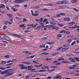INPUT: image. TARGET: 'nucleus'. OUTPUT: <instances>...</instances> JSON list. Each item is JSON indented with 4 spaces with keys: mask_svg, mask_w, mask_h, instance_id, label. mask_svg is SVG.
I'll use <instances>...</instances> for the list:
<instances>
[{
    "mask_svg": "<svg viewBox=\"0 0 79 79\" xmlns=\"http://www.w3.org/2000/svg\"><path fill=\"white\" fill-rule=\"evenodd\" d=\"M14 70V69H10L3 72H2V70H0V73H1V74H7V73H11V72H12Z\"/></svg>",
    "mask_w": 79,
    "mask_h": 79,
    "instance_id": "obj_1",
    "label": "nucleus"
},
{
    "mask_svg": "<svg viewBox=\"0 0 79 79\" xmlns=\"http://www.w3.org/2000/svg\"><path fill=\"white\" fill-rule=\"evenodd\" d=\"M27 1V0H16L15 1V2L19 3H21V2H26Z\"/></svg>",
    "mask_w": 79,
    "mask_h": 79,
    "instance_id": "obj_2",
    "label": "nucleus"
},
{
    "mask_svg": "<svg viewBox=\"0 0 79 79\" xmlns=\"http://www.w3.org/2000/svg\"><path fill=\"white\" fill-rule=\"evenodd\" d=\"M19 66L21 69H27V67L24 66V65L22 64H19Z\"/></svg>",
    "mask_w": 79,
    "mask_h": 79,
    "instance_id": "obj_3",
    "label": "nucleus"
},
{
    "mask_svg": "<svg viewBox=\"0 0 79 79\" xmlns=\"http://www.w3.org/2000/svg\"><path fill=\"white\" fill-rule=\"evenodd\" d=\"M3 37L4 39H6L8 41H10V40H11V39H10V38L7 36H3Z\"/></svg>",
    "mask_w": 79,
    "mask_h": 79,
    "instance_id": "obj_4",
    "label": "nucleus"
},
{
    "mask_svg": "<svg viewBox=\"0 0 79 79\" xmlns=\"http://www.w3.org/2000/svg\"><path fill=\"white\" fill-rule=\"evenodd\" d=\"M12 35H13V36H14V37H18V38H20V37H21V36L17 34L13 33L12 34Z\"/></svg>",
    "mask_w": 79,
    "mask_h": 79,
    "instance_id": "obj_5",
    "label": "nucleus"
},
{
    "mask_svg": "<svg viewBox=\"0 0 79 79\" xmlns=\"http://www.w3.org/2000/svg\"><path fill=\"white\" fill-rule=\"evenodd\" d=\"M26 68H27V69L28 68V70H36V69H31L30 67V66H27V67H26Z\"/></svg>",
    "mask_w": 79,
    "mask_h": 79,
    "instance_id": "obj_6",
    "label": "nucleus"
},
{
    "mask_svg": "<svg viewBox=\"0 0 79 79\" xmlns=\"http://www.w3.org/2000/svg\"><path fill=\"white\" fill-rule=\"evenodd\" d=\"M68 59L70 60L71 62H72V63H74V62L75 61V60L73 59L72 57H69Z\"/></svg>",
    "mask_w": 79,
    "mask_h": 79,
    "instance_id": "obj_7",
    "label": "nucleus"
},
{
    "mask_svg": "<svg viewBox=\"0 0 79 79\" xmlns=\"http://www.w3.org/2000/svg\"><path fill=\"white\" fill-rule=\"evenodd\" d=\"M19 27H23V28L26 27V26L25 25V24H22L19 25Z\"/></svg>",
    "mask_w": 79,
    "mask_h": 79,
    "instance_id": "obj_8",
    "label": "nucleus"
},
{
    "mask_svg": "<svg viewBox=\"0 0 79 79\" xmlns=\"http://www.w3.org/2000/svg\"><path fill=\"white\" fill-rule=\"evenodd\" d=\"M64 20L65 21H70V19L68 18H65L64 19Z\"/></svg>",
    "mask_w": 79,
    "mask_h": 79,
    "instance_id": "obj_9",
    "label": "nucleus"
},
{
    "mask_svg": "<svg viewBox=\"0 0 79 79\" xmlns=\"http://www.w3.org/2000/svg\"><path fill=\"white\" fill-rule=\"evenodd\" d=\"M47 71L46 70L41 69L40 70H39L38 72H39V73H42L43 72H47Z\"/></svg>",
    "mask_w": 79,
    "mask_h": 79,
    "instance_id": "obj_10",
    "label": "nucleus"
},
{
    "mask_svg": "<svg viewBox=\"0 0 79 79\" xmlns=\"http://www.w3.org/2000/svg\"><path fill=\"white\" fill-rule=\"evenodd\" d=\"M73 66L69 67V69H74V68L76 66V65H73Z\"/></svg>",
    "mask_w": 79,
    "mask_h": 79,
    "instance_id": "obj_11",
    "label": "nucleus"
},
{
    "mask_svg": "<svg viewBox=\"0 0 79 79\" xmlns=\"http://www.w3.org/2000/svg\"><path fill=\"white\" fill-rule=\"evenodd\" d=\"M52 58H47L45 59H44L43 60H45L46 61H48V60H52Z\"/></svg>",
    "mask_w": 79,
    "mask_h": 79,
    "instance_id": "obj_12",
    "label": "nucleus"
},
{
    "mask_svg": "<svg viewBox=\"0 0 79 79\" xmlns=\"http://www.w3.org/2000/svg\"><path fill=\"white\" fill-rule=\"evenodd\" d=\"M5 8V5L3 4H1L0 6V8Z\"/></svg>",
    "mask_w": 79,
    "mask_h": 79,
    "instance_id": "obj_13",
    "label": "nucleus"
},
{
    "mask_svg": "<svg viewBox=\"0 0 79 79\" xmlns=\"http://www.w3.org/2000/svg\"><path fill=\"white\" fill-rule=\"evenodd\" d=\"M50 22L51 24H56V23H55V21H52V20H50Z\"/></svg>",
    "mask_w": 79,
    "mask_h": 79,
    "instance_id": "obj_14",
    "label": "nucleus"
},
{
    "mask_svg": "<svg viewBox=\"0 0 79 79\" xmlns=\"http://www.w3.org/2000/svg\"><path fill=\"white\" fill-rule=\"evenodd\" d=\"M45 44H44L43 45L42 44L39 47L40 48H45Z\"/></svg>",
    "mask_w": 79,
    "mask_h": 79,
    "instance_id": "obj_15",
    "label": "nucleus"
},
{
    "mask_svg": "<svg viewBox=\"0 0 79 79\" xmlns=\"http://www.w3.org/2000/svg\"><path fill=\"white\" fill-rule=\"evenodd\" d=\"M55 70V69H50L49 70L47 71L48 72H52V71H54Z\"/></svg>",
    "mask_w": 79,
    "mask_h": 79,
    "instance_id": "obj_16",
    "label": "nucleus"
},
{
    "mask_svg": "<svg viewBox=\"0 0 79 79\" xmlns=\"http://www.w3.org/2000/svg\"><path fill=\"white\" fill-rule=\"evenodd\" d=\"M55 44V43L54 42H47L46 43V44H49L50 45V44L51 45H52V44Z\"/></svg>",
    "mask_w": 79,
    "mask_h": 79,
    "instance_id": "obj_17",
    "label": "nucleus"
},
{
    "mask_svg": "<svg viewBox=\"0 0 79 79\" xmlns=\"http://www.w3.org/2000/svg\"><path fill=\"white\" fill-rule=\"evenodd\" d=\"M22 63H23V64H30L31 63L29 62H22Z\"/></svg>",
    "mask_w": 79,
    "mask_h": 79,
    "instance_id": "obj_18",
    "label": "nucleus"
},
{
    "mask_svg": "<svg viewBox=\"0 0 79 79\" xmlns=\"http://www.w3.org/2000/svg\"><path fill=\"white\" fill-rule=\"evenodd\" d=\"M61 4H66L67 3L66 2V1H61Z\"/></svg>",
    "mask_w": 79,
    "mask_h": 79,
    "instance_id": "obj_19",
    "label": "nucleus"
},
{
    "mask_svg": "<svg viewBox=\"0 0 79 79\" xmlns=\"http://www.w3.org/2000/svg\"><path fill=\"white\" fill-rule=\"evenodd\" d=\"M74 60H76V61H78L79 62V58L77 57H74L73 58Z\"/></svg>",
    "mask_w": 79,
    "mask_h": 79,
    "instance_id": "obj_20",
    "label": "nucleus"
},
{
    "mask_svg": "<svg viewBox=\"0 0 79 79\" xmlns=\"http://www.w3.org/2000/svg\"><path fill=\"white\" fill-rule=\"evenodd\" d=\"M41 55H48V53H47L46 52H42L41 53Z\"/></svg>",
    "mask_w": 79,
    "mask_h": 79,
    "instance_id": "obj_21",
    "label": "nucleus"
},
{
    "mask_svg": "<svg viewBox=\"0 0 79 79\" xmlns=\"http://www.w3.org/2000/svg\"><path fill=\"white\" fill-rule=\"evenodd\" d=\"M59 54V52H57L56 53H54L52 54V56H56L57 54Z\"/></svg>",
    "mask_w": 79,
    "mask_h": 79,
    "instance_id": "obj_22",
    "label": "nucleus"
},
{
    "mask_svg": "<svg viewBox=\"0 0 79 79\" xmlns=\"http://www.w3.org/2000/svg\"><path fill=\"white\" fill-rule=\"evenodd\" d=\"M57 79H61L63 78V77H61L60 75L57 76Z\"/></svg>",
    "mask_w": 79,
    "mask_h": 79,
    "instance_id": "obj_23",
    "label": "nucleus"
},
{
    "mask_svg": "<svg viewBox=\"0 0 79 79\" xmlns=\"http://www.w3.org/2000/svg\"><path fill=\"white\" fill-rule=\"evenodd\" d=\"M77 2V0H72L71 1V2L73 3H76Z\"/></svg>",
    "mask_w": 79,
    "mask_h": 79,
    "instance_id": "obj_24",
    "label": "nucleus"
},
{
    "mask_svg": "<svg viewBox=\"0 0 79 79\" xmlns=\"http://www.w3.org/2000/svg\"><path fill=\"white\" fill-rule=\"evenodd\" d=\"M25 53L26 54H32V53H31V52H29L27 51H25Z\"/></svg>",
    "mask_w": 79,
    "mask_h": 79,
    "instance_id": "obj_25",
    "label": "nucleus"
},
{
    "mask_svg": "<svg viewBox=\"0 0 79 79\" xmlns=\"http://www.w3.org/2000/svg\"><path fill=\"white\" fill-rule=\"evenodd\" d=\"M11 8L12 10L14 11L15 12V11H18V10H17V9H15V8H13V7H12Z\"/></svg>",
    "mask_w": 79,
    "mask_h": 79,
    "instance_id": "obj_26",
    "label": "nucleus"
},
{
    "mask_svg": "<svg viewBox=\"0 0 79 79\" xmlns=\"http://www.w3.org/2000/svg\"><path fill=\"white\" fill-rule=\"evenodd\" d=\"M42 66V64H41L40 65H35V67H40V66Z\"/></svg>",
    "mask_w": 79,
    "mask_h": 79,
    "instance_id": "obj_27",
    "label": "nucleus"
},
{
    "mask_svg": "<svg viewBox=\"0 0 79 79\" xmlns=\"http://www.w3.org/2000/svg\"><path fill=\"white\" fill-rule=\"evenodd\" d=\"M6 15L8 16L9 17H13V15L12 14H6Z\"/></svg>",
    "mask_w": 79,
    "mask_h": 79,
    "instance_id": "obj_28",
    "label": "nucleus"
},
{
    "mask_svg": "<svg viewBox=\"0 0 79 79\" xmlns=\"http://www.w3.org/2000/svg\"><path fill=\"white\" fill-rule=\"evenodd\" d=\"M72 41V39H68L67 40V42H68L69 43H71Z\"/></svg>",
    "mask_w": 79,
    "mask_h": 79,
    "instance_id": "obj_29",
    "label": "nucleus"
},
{
    "mask_svg": "<svg viewBox=\"0 0 79 79\" xmlns=\"http://www.w3.org/2000/svg\"><path fill=\"white\" fill-rule=\"evenodd\" d=\"M35 56V55H33V56H29V57L30 58V59H32V58H34V56Z\"/></svg>",
    "mask_w": 79,
    "mask_h": 79,
    "instance_id": "obj_30",
    "label": "nucleus"
},
{
    "mask_svg": "<svg viewBox=\"0 0 79 79\" xmlns=\"http://www.w3.org/2000/svg\"><path fill=\"white\" fill-rule=\"evenodd\" d=\"M13 18L11 17H10L9 19V20L11 21L12 23L13 22Z\"/></svg>",
    "mask_w": 79,
    "mask_h": 79,
    "instance_id": "obj_31",
    "label": "nucleus"
},
{
    "mask_svg": "<svg viewBox=\"0 0 79 79\" xmlns=\"http://www.w3.org/2000/svg\"><path fill=\"white\" fill-rule=\"evenodd\" d=\"M0 69H1V70H5V69H6V68L0 67Z\"/></svg>",
    "mask_w": 79,
    "mask_h": 79,
    "instance_id": "obj_32",
    "label": "nucleus"
},
{
    "mask_svg": "<svg viewBox=\"0 0 79 79\" xmlns=\"http://www.w3.org/2000/svg\"><path fill=\"white\" fill-rule=\"evenodd\" d=\"M64 60V58H62V57H60V59H58V61H62V60Z\"/></svg>",
    "mask_w": 79,
    "mask_h": 79,
    "instance_id": "obj_33",
    "label": "nucleus"
},
{
    "mask_svg": "<svg viewBox=\"0 0 79 79\" xmlns=\"http://www.w3.org/2000/svg\"><path fill=\"white\" fill-rule=\"evenodd\" d=\"M13 64V63H10L9 64H6L5 66H9L10 65H11V64Z\"/></svg>",
    "mask_w": 79,
    "mask_h": 79,
    "instance_id": "obj_34",
    "label": "nucleus"
},
{
    "mask_svg": "<svg viewBox=\"0 0 79 79\" xmlns=\"http://www.w3.org/2000/svg\"><path fill=\"white\" fill-rule=\"evenodd\" d=\"M6 28H7V26L4 25L3 28V29H4V30H5V29H6Z\"/></svg>",
    "mask_w": 79,
    "mask_h": 79,
    "instance_id": "obj_35",
    "label": "nucleus"
},
{
    "mask_svg": "<svg viewBox=\"0 0 79 79\" xmlns=\"http://www.w3.org/2000/svg\"><path fill=\"white\" fill-rule=\"evenodd\" d=\"M57 36L58 37H62V35L60 34H58L57 35Z\"/></svg>",
    "mask_w": 79,
    "mask_h": 79,
    "instance_id": "obj_36",
    "label": "nucleus"
},
{
    "mask_svg": "<svg viewBox=\"0 0 79 79\" xmlns=\"http://www.w3.org/2000/svg\"><path fill=\"white\" fill-rule=\"evenodd\" d=\"M76 41H74L72 43V44H71V45H75V44H76Z\"/></svg>",
    "mask_w": 79,
    "mask_h": 79,
    "instance_id": "obj_37",
    "label": "nucleus"
},
{
    "mask_svg": "<svg viewBox=\"0 0 79 79\" xmlns=\"http://www.w3.org/2000/svg\"><path fill=\"white\" fill-rule=\"evenodd\" d=\"M66 50H65V48H62V51H61V52H64V51H65Z\"/></svg>",
    "mask_w": 79,
    "mask_h": 79,
    "instance_id": "obj_38",
    "label": "nucleus"
},
{
    "mask_svg": "<svg viewBox=\"0 0 79 79\" xmlns=\"http://www.w3.org/2000/svg\"><path fill=\"white\" fill-rule=\"evenodd\" d=\"M33 63H35V64H38V62L36 61L35 60H34L33 61Z\"/></svg>",
    "mask_w": 79,
    "mask_h": 79,
    "instance_id": "obj_39",
    "label": "nucleus"
},
{
    "mask_svg": "<svg viewBox=\"0 0 79 79\" xmlns=\"http://www.w3.org/2000/svg\"><path fill=\"white\" fill-rule=\"evenodd\" d=\"M4 23L5 25H7V24L8 23V21H5L4 22Z\"/></svg>",
    "mask_w": 79,
    "mask_h": 79,
    "instance_id": "obj_40",
    "label": "nucleus"
},
{
    "mask_svg": "<svg viewBox=\"0 0 79 79\" xmlns=\"http://www.w3.org/2000/svg\"><path fill=\"white\" fill-rule=\"evenodd\" d=\"M61 48H62V47L58 48L57 49V51H60V50H61Z\"/></svg>",
    "mask_w": 79,
    "mask_h": 79,
    "instance_id": "obj_41",
    "label": "nucleus"
},
{
    "mask_svg": "<svg viewBox=\"0 0 79 79\" xmlns=\"http://www.w3.org/2000/svg\"><path fill=\"white\" fill-rule=\"evenodd\" d=\"M43 18H41V19H39V21L40 22H42L43 21Z\"/></svg>",
    "mask_w": 79,
    "mask_h": 79,
    "instance_id": "obj_42",
    "label": "nucleus"
},
{
    "mask_svg": "<svg viewBox=\"0 0 79 79\" xmlns=\"http://www.w3.org/2000/svg\"><path fill=\"white\" fill-rule=\"evenodd\" d=\"M56 4H58L59 5H60V4H61V1H59L57 2L56 3Z\"/></svg>",
    "mask_w": 79,
    "mask_h": 79,
    "instance_id": "obj_43",
    "label": "nucleus"
},
{
    "mask_svg": "<svg viewBox=\"0 0 79 79\" xmlns=\"http://www.w3.org/2000/svg\"><path fill=\"white\" fill-rule=\"evenodd\" d=\"M57 25L59 26H60V27H63V25L62 24L57 23Z\"/></svg>",
    "mask_w": 79,
    "mask_h": 79,
    "instance_id": "obj_44",
    "label": "nucleus"
},
{
    "mask_svg": "<svg viewBox=\"0 0 79 79\" xmlns=\"http://www.w3.org/2000/svg\"><path fill=\"white\" fill-rule=\"evenodd\" d=\"M57 67H58L57 66H52V67H50V68H57Z\"/></svg>",
    "mask_w": 79,
    "mask_h": 79,
    "instance_id": "obj_45",
    "label": "nucleus"
},
{
    "mask_svg": "<svg viewBox=\"0 0 79 79\" xmlns=\"http://www.w3.org/2000/svg\"><path fill=\"white\" fill-rule=\"evenodd\" d=\"M36 29H37V30H39V29H40V28L39 27V26H37L36 27Z\"/></svg>",
    "mask_w": 79,
    "mask_h": 79,
    "instance_id": "obj_46",
    "label": "nucleus"
},
{
    "mask_svg": "<svg viewBox=\"0 0 79 79\" xmlns=\"http://www.w3.org/2000/svg\"><path fill=\"white\" fill-rule=\"evenodd\" d=\"M2 64H5L6 63H7V62H6V61H2Z\"/></svg>",
    "mask_w": 79,
    "mask_h": 79,
    "instance_id": "obj_47",
    "label": "nucleus"
},
{
    "mask_svg": "<svg viewBox=\"0 0 79 79\" xmlns=\"http://www.w3.org/2000/svg\"><path fill=\"white\" fill-rule=\"evenodd\" d=\"M37 76H39V74H36L35 75H34L33 77H37Z\"/></svg>",
    "mask_w": 79,
    "mask_h": 79,
    "instance_id": "obj_48",
    "label": "nucleus"
},
{
    "mask_svg": "<svg viewBox=\"0 0 79 79\" xmlns=\"http://www.w3.org/2000/svg\"><path fill=\"white\" fill-rule=\"evenodd\" d=\"M24 32L26 33H27V32H31V31H29V30L25 31Z\"/></svg>",
    "mask_w": 79,
    "mask_h": 79,
    "instance_id": "obj_49",
    "label": "nucleus"
},
{
    "mask_svg": "<svg viewBox=\"0 0 79 79\" xmlns=\"http://www.w3.org/2000/svg\"><path fill=\"white\" fill-rule=\"evenodd\" d=\"M37 25H38V24L36 23V24H35V25H34V26H33V27L35 28V27H36V26H37Z\"/></svg>",
    "mask_w": 79,
    "mask_h": 79,
    "instance_id": "obj_50",
    "label": "nucleus"
},
{
    "mask_svg": "<svg viewBox=\"0 0 79 79\" xmlns=\"http://www.w3.org/2000/svg\"><path fill=\"white\" fill-rule=\"evenodd\" d=\"M8 1H9V0H5L3 1V2H4V3H6V2H8Z\"/></svg>",
    "mask_w": 79,
    "mask_h": 79,
    "instance_id": "obj_51",
    "label": "nucleus"
},
{
    "mask_svg": "<svg viewBox=\"0 0 79 79\" xmlns=\"http://www.w3.org/2000/svg\"><path fill=\"white\" fill-rule=\"evenodd\" d=\"M5 58H8L9 57V55H6L5 56Z\"/></svg>",
    "mask_w": 79,
    "mask_h": 79,
    "instance_id": "obj_52",
    "label": "nucleus"
},
{
    "mask_svg": "<svg viewBox=\"0 0 79 79\" xmlns=\"http://www.w3.org/2000/svg\"><path fill=\"white\" fill-rule=\"evenodd\" d=\"M60 64L61 63H60V62H59L55 64V65H59V64Z\"/></svg>",
    "mask_w": 79,
    "mask_h": 79,
    "instance_id": "obj_53",
    "label": "nucleus"
},
{
    "mask_svg": "<svg viewBox=\"0 0 79 79\" xmlns=\"http://www.w3.org/2000/svg\"><path fill=\"white\" fill-rule=\"evenodd\" d=\"M14 73L15 72H12V73H9V76H10L11 75H12V74H13V73Z\"/></svg>",
    "mask_w": 79,
    "mask_h": 79,
    "instance_id": "obj_54",
    "label": "nucleus"
},
{
    "mask_svg": "<svg viewBox=\"0 0 79 79\" xmlns=\"http://www.w3.org/2000/svg\"><path fill=\"white\" fill-rule=\"evenodd\" d=\"M52 27H53V26L52 25H49L48 28H50V29H51Z\"/></svg>",
    "mask_w": 79,
    "mask_h": 79,
    "instance_id": "obj_55",
    "label": "nucleus"
},
{
    "mask_svg": "<svg viewBox=\"0 0 79 79\" xmlns=\"http://www.w3.org/2000/svg\"><path fill=\"white\" fill-rule=\"evenodd\" d=\"M56 17H60L61 16V15L60 14H58L56 16Z\"/></svg>",
    "mask_w": 79,
    "mask_h": 79,
    "instance_id": "obj_56",
    "label": "nucleus"
},
{
    "mask_svg": "<svg viewBox=\"0 0 79 79\" xmlns=\"http://www.w3.org/2000/svg\"><path fill=\"white\" fill-rule=\"evenodd\" d=\"M73 10H74L75 11H77V12H78V11H79L77 9H76V8H74L73 9Z\"/></svg>",
    "mask_w": 79,
    "mask_h": 79,
    "instance_id": "obj_57",
    "label": "nucleus"
},
{
    "mask_svg": "<svg viewBox=\"0 0 79 79\" xmlns=\"http://www.w3.org/2000/svg\"><path fill=\"white\" fill-rule=\"evenodd\" d=\"M9 73L6 74V75L4 76L5 77H6V76H9Z\"/></svg>",
    "mask_w": 79,
    "mask_h": 79,
    "instance_id": "obj_58",
    "label": "nucleus"
},
{
    "mask_svg": "<svg viewBox=\"0 0 79 79\" xmlns=\"http://www.w3.org/2000/svg\"><path fill=\"white\" fill-rule=\"evenodd\" d=\"M6 8L7 10H10V9L9 8V7H8V6H6Z\"/></svg>",
    "mask_w": 79,
    "mask_h": 79,
    "instance_id": "obj_59",
    "label": "nucleus"
},
{
    "mask_svg": "<svg viewBox=\"0 0 79 79\" xmlns=\"http://www.w3.org/2000/svg\"><path fill=\"white\" fill-rule=\"evenodd\" d=\"M40 7V6H35V8H39Z\"/></svg>",
    "mask_w": 79,
    "mask_h": 79,
    "instance_id": "obj_60",
    "label": "nucleus"
},
{
    "mask_svg": "<svg viewBox=\"0 0 79 79\" xmlns=\"http://www.w3.org/2000/svg\"><path fill=\"white\" fill-rule=\"evenodd\" d=\"M23 21L24 22V21H27V19H23Z\"/></svg>",
    "mask_w": 79,
    "mask_h": 79,
    "instance_id": "obj_61",
    "label": "nucleus"
},
{
    "mask_svg": "<svg viewBox=\"0 0 79 79\" xmlns=\"http://www.w3.org/2000/svg\"><path fill=\"white\" fill-rule=\"evenodd\" d=\"M75 76H79V74L77 73H75Z\"/></svg>",
    "mask_w": 79,
    "mask_h": 79,
    "instance_id": "obj_62",
    "label": "nucleus"
},
{
    "mask_svg": "<svg viewBox=\"0 0 79 79\" xmlns=\"http://www.w3.org/2000/svg\"><path fill=\"white\" fill-rule=\"evenodd\" d=\"M65 50H69V48L68 47V48H65Z\"/></svg>",
    "mask_w": 79,
    "mask_h": 79,
    "instance_id": "obj_63",
    "label": "nucleus"
},
{
    "mask_svg": "<svg viewBox=\"0 0 79 79\" xmlns=\"http://www.w3.org/2000/svg\"><path fill=\"white\" fill-rule=\"evenodd\" d=\"M70 34V32L67 31L66 34Z\"/></svg>",
    "mask_w": 79,
    "mask_h": 79,
    "instance_id": "obj_64",
    "label": "nucleus"
}]
</instances>
